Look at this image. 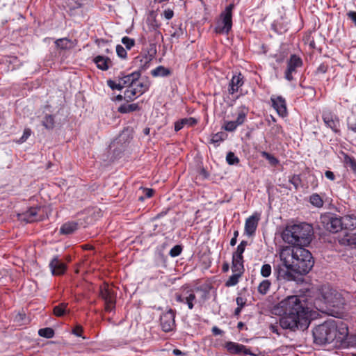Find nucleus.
<instances>
[{"label": "nucleus", "instance_id": "f257e3e1", "mask_svg": "<svg viewBox=\"0 0 356 356\" xmlns=\"http://www.w3.org/2000/svg\"><path fill=\"white\" fill-rule=\"evenodd\" d=\"M282 264L275 266L278 280L295 281L296 274L306 275L314 266L311 252L302 246H286L280 252Z\"/></svg>", "mask_w": 356, "mask_h": 356}, {"label": "nucleus", "instance_id": "f03ea898", "mask_svg": "<svg viewBox=\"0 0 356 356\" xmlns=\"http://www.w3.org/2000/svg\"><path fill=\"white\" fill-rule=\"evenodd\" d=\"M284 314L280 319L283 329L294 331L296 329L305 330L310 323V314L307 307L296 296H289L281 302Z\"/></svg>", "mask_w": 356, "mask_h": 356}, {"label": "nucleus", "instance_id": "7ed1b4c3", "mask_svg": "<svg viewBox=\"0 0 356 356\" xmlns=\"http://www.w3.org/2000/svg\"><path fill=\"white\" fill-rule=\"evenodd\" d=\"M314 234L313 227L306 222L288 225L282 232L283 240L293 246H307Z\"/></svg>", "mask_w": 356, "mask_h": 356}, {"label": "nucleus", "instance_id": "20e7f679", "mask_svg": "<svg viewBox=\"0 0 356 356\" xmlns=\"http://www.w3.org/2000/svg\"><path fill=\"white\" fill-rule=\"evenodd\" d=\"M134 63L138 67V70L119 77L120 83H122L123 88L136 86L140 79L141 72L149 67L150 59L146 56H138L135 58Z\"/></svg>", "mask_w": 356, "mask_h": 356}, {"label": "nucleus", "instance_id": "39448f33", "mask_svg": "<svg viewBox=\"0 0 356 356\" xmlns=\"http://www.w3.org/2000/svg\"><path fill=\"white\" fill-rule=\"evenodd\" d=\"M337 336V327L332 323L325 322L316 326L313 330L314 341L324 345L332 343Z\"/></svg>", "mask_w": 356, "mask_h": 356}, {"label": "nucleus", "instance_id": "423d86ee", "mask_svg": "<svg viewBox=\"0 0 356 356\" xmlns=\"http://www.w3.org/2000/svg\"><path fill=\"white\" fill-rule=\"evenodd\" d=\"M321 296L328 307L341 309L346 305L343 295L329 286H324L321 289Z\"/></svg>", "mask_w": 356, "mask_h": 356}, {"label": "nucleus", "instance_id": "0eeeda50", "mask_svg": "<svg viewBox=\"0 0 356 356\" xmlns=\"http://www.w3.org/2000/svg\"><path fill=\"white\" fill-rule=\"evenodd\" d=\"M320 223L325 230L332 233H337L342 230L340 217L334 213H327L321 215Z\"/></svg>", "mask_w": 356, "mask_h": 356}, {"label": "nucleus", "instance_id": "6e6552de", "mask_svg": "<svg viewBox=\"0 0 356 356\" xmlns=\"http://www.w3.org/2000/svg\"><path fill=\"white\" fill-rule=\"evenodd\" d=\"M234 6H227L224 13L221 14V19H220L215 27V31L218 34H227L232 29V8Z\"/></svg>", "mask_w": 356, "mask_h": 356}, {"label": "nucleus", "instance_id": "1a4fd4ad", "mask_svg": "<svg viewBox=\"0 0 356 356\" xmlns=\"http://www.w3.org/2000/svg\"><path fill=\"white\" fill-rule=\"evenodd\" d=\"M99 296L104 300L105 303V310L111 312L115 309L116 296L112 287L104 284L100 287Z\"/></svg>", "mask_w": 356, "mask_h": 356}, {"label": "nucleus", "instance_id": "9d476101", "mask_svg": "<svg viewBox=\"0 0 356 356\" xmlns=\"http://www.w3.org/2000/svg\"><path fill=\"white\" fill-rule=\"evenodd\" d=\"M175 312L171 309L161 316V326L164 332H170L174 329L175 327Z\"/></svg>", "mask_w": 356, "mask_h": 356}, {"label": "nucleus", "instance_id": "9b49d317", "mask_svg": "<svg viewBox=\"0 0 356 356\" xmlns=\"http://www.w3.org/2000/svg\"><path fill=\"white\" fill-rule=\"evenodd\" d=\"M175 299L179 302L186 303L189 309H192L196 302V296L193 289H185L181 293H176Z\"/></svg>", "mask_w": 356, "mask_h": 356}, {"label": "nucleus", "instance_id": "f8f14e48", "mask_svg": "<svg viewBox=\"0 0 356 356\" xmlns=\"http://www.w3.org/2000/svg\"><path fill=\"white\" fill-rule=\"evenodd\" d=\"M302 61L301 58L296 55H291L287 62V69L285 71V79L288 81L293 79V74L296 72V69L301 67Z\"/></svg>", "mask_w": 356, "mask_h": 356}, {"label": "nucleus", "instance_id": "ddd939ff", "mask_svg": "<svg viewBox=\"0 0 356 356\" xmlns=\"http://www.w3.org/2000/svg\"><path fill=\"white\" fill-rule=\"evenodd\" d=\"M225 348L230 354L243 355H254L250 349L247 348L245 346L239 344L232 341H228L225 345Z\"/></svg>", "mask_w": 356, "mask_h": 356}, {"label": "nucleus", "instance_id": "4468645a", "mask_svg": "<svg viewBox=\"0 0 356 356\" xmlns=\"http://www.w3.org/2000/svg\"><path fill=\"white\" fill-rule=\"evenodd\" d=\"M51 274L54 276L62 275L67 269V266L63 263L58 256H55L49 264Z\"/></svg>", "mask_w": 356, "mask_h": 356}, {"label": "nucleus", "instance_id": "2eb2a0df", "mask_svg": "<svg viewBox=\"0 0 356 356\" xmlns=\"http://www.w3.org/2000/svg\"><path fill=\"white\" fill-rule=\"evenodd\" d=\"M259 220L260 213L257 212L246 219L245 223V232L247 235L252 236L255 233Z\"/></svg>", "mask_w": 356, "mask_h": 356}, {"label": "nucleus", "instance_id": "dca6fc26", "mask_svg": "<svg viewBox=\"0 0 356 356\" xmlns=\"http://www.w3.org/2000/svg\"><path fill=\"white\" fill-rule=\"evenodd\" d=\"M323 120L325 124L330 128L334 133L340 134V122L337 116L330 113H325L323 114Z\"/></svg>", "mask_w": 356, "mask_h": 356}, {"label": "nucleus", "instance_id": "f3484780", "mask_svg": "<svg viewBox=\"0 0 356 356\" xmlns=\"http://www.w3.org/2000/svg\"><path fill=\"white\" fill-rule=\"evenodd\" d=\"M272 105L277 111V113L282 116H286L287 114L286 101L282 96L273 95L270 97Z\"/></svg>", "mask_w": 356, "mask_h": 356}, {"label": "nucleus", "instance_id": "a211bd4d", "mask_svg": "<svg viewBox=\"0 0 356 356\" xmlns=\"http://www.w3.org/2000/svg\"><path fill=\"white\" fill-rule=\"evenodd\" d=\"M40 211V208L39 207L30 208L24 213L19 215V219L29 223L40 220V218L38 216V212Z\"/></svg>", "mask_w": 356, "mask_h": 356}, {"label": "nucleus", "instance_id": "6ab92c4d", "mask_svg": "<svg viewBox=\"0 0 356 356\" xmlns=\"http://www.w3.org/2000/svg\"><path fill=\"white\" fill-rule=\"evenodd\" d=\"M246 114L247 113L243 111H240L236 120L225 122L223 127L224 129L227 131H234L238 126L241 125L244 122Z\"/></svg>", "mask_w": 356, "mask_h": 356}, {"label": "nucleus", "instance_id": "aec40b11", "mask_svg": "<svg viewBox=\"0 0 356 356\" xmlns=\"http://www.w3.org/2000/svg\"><path fill=\"white\" fill-rule=\"evenodd\" d=\"M243 79L241 74L232 76L228 88L229 94L233 95L238 90V88L243 84Z\"/></svg>", "mask_w": 356, "mask_h": 356}, {"label": "nucleus", "instance_id": "412c9836", "mask_svg": "<svg viewBox=\"0 0 356 356\" xmlns=\"http://www.w3.org/2000/svg\"><path fill=\"white\" fill-rule=\"evenodd\" d=\"M342 229H354L356 227V216L355 215H346L340 217Z\"/></svg>", "mask_w": 356, "mask_h": 356}, {"label": "nucleus", "instance_id": "4be33fe9", "mask_svg": "<svg viewBox=\"0 0 356 356\" xmlns=\"http://www.w3.org/2000/svg\"><path fill=\"white\" fill-rule=\"evenodd\" d=\"M97 67L102 70H107L111 65L112 62L108 58L103 56H97L94 58Z\"/></svg>", "mask_w": 356, "mask_h": 356}, {"label": "nucleus", "instance_id": "5701e85b", "mask_svg": "<svg viewBox=\"0 0 356 356\" xmlns=\"http://www.w3.org/2000/svg\"><path fill=\"white\" fill-rule=\"evenodd\" d=\"M197 120L193 118H183L175 123V130L178 131L184 126L193 127L197 124Z\"/></svg>", "mask_w": 356, "mask_h": 356}, {"label": "nucleus", "instance_id": "b1692460", "mask_svg": "<svg viewBox=\"0 0 356 356\" xmlns=\"http://www.w3.org/2000/svg\"><path fill=\"white\" fill-rule=\"evenodd\" d=\"M77 229V222L74 221L67 222L60 227V233L61 234L68 235L74 232Z\"/></svg>", "mask_w": 356, "mask_h": 356}, {"label": "nucleus", "instance_id": "393cba45", "mask_svg": "<svg viewBox=\"0 0 356 356\" xmlns=\"http://www.w3.org/2000/svg\"><path fill=\"white\" fill-rule=\"evenodd\" d=\"M232 270L233 273L243 275L244 273L243 258L232 257Z\"/></svg>", "mask_w": 356, "mask_h": 356}, {"label": "nucleus", "instance_id": "a878e982", "mask_svg": "<svg viewBox=\"0 0 356 356\" xmlns=\"http://www.w3.org/2000/svg\"><path fill=\"white\" fill-rule=\"evenodd\" d=\"M140 108L138 103H134L130 104H124L118 108V111L121 113H129L131 112L139 111Z\"/></svg>", "mask_w": 356, "mask_h": 356}, {"label": "nucleus", "instance_id": "bb28decb", "mask_svg": "<svg viewBox=\"0 0 356 356\" xmlns=\"http://www.w3.org/2000/svg\"><path fill=\"white\" fill-rule=\"evenodd\" d=\"M341 243L347 245H356V232L346 234L341 238Z\"/></svg>", "mask_w": 356, "mask_h": 356}, {"label": "nucleus", "instance_id": "cd10ccee", "mask_svg": "<svg viewBox=\"0 0 356 356\" xmlns=\"http://www.w3.org/2000/svg\"><path fill=\"white\" fill-rule=\"evenodd\" d=\"M138 96V93L135 89V86L128 87L124 92V98L127 102H131Z\"/></svg>", "mask_w": 356, "mask_h": 356}, {"label": "nucleus", "instance_id": "c85d7f7f", "mask_svg": "<svg viewBox=\"0 0 356 356\" xmlns=\"http://www.w3.org/2000/svg\"><path fill=\"white\" fill-rule=\"evenodd\" d=\"M55 43L56 47L60 49H69L73 47V42L66 38L58 39Z\"/></svg>", "mask_w": 356, "mask_h": 356}, {"label": "nucleus", "instance_id": "c756f323", "mask_svg": "<svg viewBox=\"0 0 356 356\" xmlns=\"http://www.w3.org/2000/svg\"><path fill=\"white\" fill-rule=\"evenodd\" d=\"M171 74L170 70L163 66H159L152 70L151 74L153 76H168Z\"/></svg>", "mask_w": 356, "mask_h": 356}, {"label": "nucleus", "instance_id": "7c9ffc66", "mask_svg": "<svg viewBox=\"0 0 356 356\" xmlns=\"http://www.w3.org/2000/svg\"><path fill=\"white\" fill-rule=\"evenodd\" d=\"M149 82L148 81H141L138 79V82L135 86V89L138 93V96L145 93L149 88Z\"/></svg>", "mask_w": 356, "mask_h": 356}, {"label": "nucleus", "instance_id": "2f4dec72", "mask_svg": "<svg viewBox=\"0 0 356 356\" xmlns=\"http://www.w3.org/2000/svg\"><path fill=\"white\" fill-rule=\"evenodd\" d=\"M67 303L63 302L55 306L53 309L54 314L58 317L63 316L67 311Z\"/></svg>", "mask_w": 356, "mask_h": 356}, {"label": "nucleus", "instance_id": "473e14b6", "mask_svg": "<svg viewBox=\"0 0 356 356\" xmlns=\"http://www.w3.org/2000/svg\"><path fill=\"white\" fill-rule=\"evenodd\" d=\"M271 286V282L268 280H264L260 282L258 286L257 291L261 295H266L270 287Z\"/></svg>", "mask_w": 356, "mask_h": 356}, {"label": "nucleus", "instance_id": "72a5a7b5", "mask_svg": "<svg viewBox=\"0 0 356 356\" xmlns=\"http://www.w3.org/2000/svg\"><path fill=\"white\" fill-rule=\"evenodd\" d=\"M42 125L47 129H52L54 127V118L52 115H46L42 121Z\"/></svg>", "mask_w": 356, "mask_h": 356}, {"label": "nucleus", "instance_id": "f704fd0d", "mask_svg": "<svg viewBox=\"0 0 356 356\" xmlns=\"http://www.w3.org/2000/svg\"><path fill=\"white\" fill-rule=\"evenodd\" d=\"M309 200H310V203L316 207L320 208V207H322L323 205V201L321 197L318 194H316V193L312 194L310 196Z\"/></svg>", "mask_w": 356, "mask_h": 356}, {"label": "nucleus", "instance_id": "c9c22d12", "mask_svg": "<svg viewBox=\"0 0 356 356\" xmlns=\"http://www.w3.org/2000/svg\"><path fill=\"white\" fill-rule=\"evenodd\" d=\"M248 245V242L245 241H242L240 244L238 245L236 252H234L233 257H236L238 258H243V253L245 251V247Z\"/></svg>", "mask_w": 356, "mask_h": 356}, {"label": "nucleus", "instance_id": "e433bc0d", "mask_svg": "<svg viewBox=\"0 0 356 356\" xmlns=\"http://www.w3.org/2000/svg\"><path fill=\"white\" fill-rule=\"evenodd\" d=\"M242 275L234 273V274L229 277L225 283V286L227 287L235 286L238 284L239 278Z\"/></svg>", "mask_w": 356, "mask_h": 356}, {"label": "nucleus", "instance_id": "4c0bfd02", "mask_svg": "<svg viewBox=\"0 0 356 356\" xmlns=\"http://www.w3.org/2000/svg\"><path fill=\"white\" fill-rule=\"evenodd\" d=\"M38 334L40 337L51 339L54 335V331L51 327L42 328L38 330Z\"/></svg>", "mask_w": 356, "mask_h": 356}, {"label": "nucleus", "instance_id": "58836bf2", "mask_svg": "<svg viewBox=\"0 0 356 356\" xmlns=\"http://www.w3.org/2000/svg\"><path fill=\"white\" fill-rule=\"evenodd\" d=\"M226 161L229 165H236L239 163V159L235 156L234 153L229 152L226 156Z\"/></svg>", "mask_w": 356, "mask_h": 356}, {"label": "nucleus", "instance_id": "ea45409f", "mask_svg": "<svg viewBox=\"0 0 356 356\" xmlns=\"http://www.w3.org/2000/svg\"><path fill=\"white\" fill-rule=\"evenodd\" d=\"M271 266L268 264H264L261 268L260 273L264 277H268L271 275Z\"/></svg>", "mask_w": 356, "mask_h": 356}, {"label": "nucleus", "instance_id": "a19ab883", "mask_svg": "<svg viewBox=\"0 0 356 356\" xmlns=\"http://www.w3.org/2000/svg\"><path fill=\"white\" fill-rule=\"evenodd\" d=\"M261 156L268 160L269 163L273 165H276L279 163V161L274 156L266 152H262Z\"/></svg>", "mask_w": 356, "mask_h": 356}, {"label": "nucleus", "instance_id": "79ce46f5", "mask_svg": "<svg viewBox=\"0 0 356 356\" xmlns=\"http://www.w3.org/2000/svg\"><path fill=\"white\" fill-rule=\"evenodd\" d=\"M225 134L222 132H218L216 134H213L211 139V143H218L224 140Z\"/></svg>", "mask_w": 356, "mask_h": 356}, {"label": "nucleus", "instance_id": "37998d69", "mask_svg": "<svg viewBox=\"0 0 356 356\" xmlns=\"http://www.w3.org/2000/svg\"><path fill=\"white\" fill-rule=\"evenodd\" d=\"M122 42L123 43V44L125 45V47L128 49H130L135 44L134 40L127 36L122 38Z\"/></svg>", "mask_w": 356, "mask_h": 356}, {"label": "nucleus", "instance_id": "c03bdc74", "mask_svg": "<svg viewBox=\"0 0 356 356\" xmlns=\"http://www.w3.org/2000/svg\"><path fill=\"white\" fill-rule=\"evenodd\" d=\"M107 84L113 90L116 89V90H120L123 88V86H122V83H120V81L118 83H116L114 81L108 80L107 81Z\"/></svg>", "mask_w": 356, "mask_h": 356}, {"label": "nucleus", "instance_id": "a18cd8bd", "mask_svg": "<svg viewBox=\"0 0 356 356\" xmlns=\"http://www.w3.org/2000/svg\"><path fill=\"white\" fill-rule=\"evenodd\" d=\"M181 247L179 245L174 246L170 251V255L172 257L179 256L181 252Z\"/></svg>", "mask_w": 356, "mask_h": 356}, {"label": "nucleus", "instance_id": "49530a36", "mask_svg": "<svg viewBox=\"0 0 356 356\" xmlns=\"http://www.w3.org/2000/svg\"><path fill=\"white\" fill-rule=\"evenodd\" d=\"M116 53L120 58H125L127 57V51L122 45H117Z\"/></svg>", "mask_w": 356, "mask_h": 356}, {"label": "nucleus", "instance_id": "de8ad7c7", "mask_svg": "<svg viewBox=\"0 0 356 356\" xmlns=\"http://www.w3.org/2000/svg\"><path fill=\"white\" fill-rule=\"evenodd\" d=\"M143 192L145 193V197L140 196L138 197V200L140 201H143L145 197H147V198L151 197L153 195L154 190L150 189V188H143Z\"/></svg>", "mask_w": 356, "mask_h": 356}, {"label": "nucleus", "instance_id": "09e8293b", "mask_svg": "<svg viewBox=\"0 0 356 356\" xmlns=\"http://www.w3.org/2000/svg\"><path fill=\"white\" fill-rule=\"evenodd\" d=\"M348 127L350 130L356 133V120L348 119Z\"/></svg>", "mask_w": 356, "mask_h": 356}, {"label": "nucleus", "instance_id": "8fccbe9b", "mask_svg": "<svg viewBox=\"0 0 356 356\" xmlns=\"http://www.w3.org/2000/svg\"><path fill=\"white\" fill-rule=\"evenodd\" d=\"M327 65H325V63H321L316 69V72L317 74H319V73L325 74L327 72Z\"/></svg>", "mask_w": 356, "mask_h": 356}, {"label": "nucleus", "instance_id": "3c124183", "mask_svg": "<svg viewBox=\"0 0 356 356\" xmlns=\"http://www.w3.org/2000/svg\"><path fill=\"white\" fill-rule=\"evenodd\" d=\"M31 131L30 129H25L24 131L23 136L20 138V142H24L31 136Z\"/></svg>", "mask_w": 356, "mask_h": 356}, {"label": "nucleus", "instance_id": "603ef678", "mask_svg": "<svg viewBox=\"0 0 356 356\" xmlns=\"http://www.w3.org/2000/svg\"><path fill=\"white\" fill-rule=\"evenodd\" d=\"M163 15L167 19H170L171 18H172L174 13L172 10L167 9L164 10Z\"/></svg>", "mask_w": 356, "mask_h": 356}, {"label": "nucleus", "instance_id": "864d4df0", "mask_svg": "<svg viewBox=\"0 0 356 356\" xmlns=\"http://www.w3.org/2000/svg\"><path fill=\"white\" fill-rule=\"evenodd\" d=\"M325 176L330 180L334 181L335 179V176L332 171L327 170L325 172Z\"/></svg>", "mask_w": 356, "mask_h": 356}, {"label": "nucleus", "instance_id": "5fc2aeb1", "mask_svg": "<svg viewBox=\"0 0 356 356\" xmlns=\"http://www.w3.org/2000/svg\"><path fill=\"white\" fill-rule=\"evenodd\" d=\"M236 301L238 307H243L245 305V300L242 297H237Z\"/></svg>", "mask_w": 356, "mask_h": 356}, {"label": "nucleus", "instance_id": "6e6d98bb", "mask_svg": "<svg viewBox=\"0 0 356 356\" xmlns=\"http://www.w3.org/2000/svg\"><path fill=\"white\" fill-rule=\"evenodd\" d=\"M290 181L294 185L295 188H297L300 181V179L298 176H293L292 179L290 180Z\"/></svg>", "mask_w": 356, "mask_h": 356}, {"label": "nucleus", "instance_id": "4d7b16f0", "mask_svg": "<svg viewBox=\"0 0 356 356\" xmlns=\"http://www.w3.org/2000/svg\"><path fill=\"white\" fill-rule=\"evenodd\" d=\"M212 332L214 335H219L222 333V331L215 326L212 328Z\"/></svg>", "mask_w": 356, "mask_h": 356}, {"label": "nucleus", "instance_id": "13d9d810", "mask_svg": "<svg viewBox=\"0 0 356 356\" xmlns=\"http://www.w3.org/2000/svg\"><path fill=\"white\" fill-rule=\"evenodd\" d=\"M82 332V328L81 327H76L74 330H73V333L78 336V337H81V334Z\"/></svg>", "mask_w": 356, "mask_h": 356}, {"label": "nucleus", "instance_id": "bf43d9fd", "mask_svg": "<svg viewBox=\"0 0 356 356\" xmlns=\"http://www.w3.org/2000/svg\"><path fill=\"white\" fill-rule=\"evenodd\" d=\"M348 15L356 24V12H350Z\"/></svg>", "mask_w": 356, "mask_h": 356}, {"label": "nucleus", "instance_id": "052dcab7", "mask_svg": "<svg viewBox=\"0 0 356 356\" xmlns=\"http://www.w3.org/2000/svg\"><path fill=\"white\" fill-rule=\"evenodd\" d=\"M350 165L351 168L356 172V161L353 159H350Z\"/></svg>", "mask_w": 356, "mask_h": 356}, {"label": "nucleus", "instance_id": "680f3d73", "mask_svg": "<svg viewBox=\"0 0 356 356\" xmlns=\"http://www.w3.org/2000/svg\"><path fill=\"white\" fill-rule=\"evenodd\" d=\"M74 2H75V4L71 6V8H73V9L81 8L83 6V3L81 2H80V1H76Z\"/></svg>", "mask_w": 356, "mask_h": 356}, {"label": "nucleus", "instance_id": "e2e57ef3", "mask_svg": "<svg viewBox=\"0 0 356 356\" xmlns=\"http://www.w3.org/2000/svg\"><path fill=\"white\" fill-rule=\"evenodd\" d=\"M229 264H227V263H226V264H224L222 265V270H223L224 272H227V271H228V270H229Z\"/></svg>", "mask_w": 356, "mask_h": 356}, {"label": "nucleus", "instance_id": "0e129e2a", "mask_svg": "<svg viewBox=\"0 0 356 356\" xmlns=\"http://www.w3.org/2000/svg\"><path fill=\"white\" fill-rule=\"evenodd\" d=\"M236 241H237V238L232 237V238L230 241V245L232 246H234L236 243Z\"/></svg>", "mask_w": 356, "mask_h": 356}, {"label": "nucleus", "instance_id": "69168bd1", "mask_svg": "<svg viewBox=\"0 0 356 356\" xmlns=\"http://www.w3.org/2000/svg\"><path fill=\"white\" fill-rule=\"evenodd\" d=\"M241 309H242V307H238L237 308H236L235 311H234L235 315H238L241 311Z\"/></svg>", "mask_w": 356, "mask_h": 356}, {"label": "nucleus", "instance_id": "338daca9", "mask_svg": "<svg viewBox=\"0 0 356 356\" xmlns=\"http://www.w3.org/2000/svg\"><path fill=\"white\" fill-rule=\"evenodd\" d=\"M174 354L175 355H182V353L181 350H178V349H175L174 351H173Z\"/></svg>", "mask_w": 356, "mask_h": 356}, {"label": "nucleus", "instance_id": "774afa93", "mask_svg": "<svg viewBox=\"0 0 356 356\" xmlns=\"http://www.w3.org/2000/svg\"><path fill=\"white\" fill-rule=\"evenodd\" d=\"M180 33H182L181 29L178 32H175L173 34H172V36L178 38L179 36Z\"/></svg>", "mask_w": 356, "mask_h": 356}]
</instances>
